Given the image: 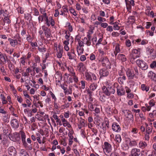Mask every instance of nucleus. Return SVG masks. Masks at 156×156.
<instances>
[{"instance_id":"11","label":"nucleus","mask_w":156,"mask_h":156,"mask_svg":"<svg viewBox=\"0 0 156 156\" xmlns=\"http://www.w3.org/2000/svg\"><path fill=\"white\" fill-rule=\"evenodd\" d=\"M126 8L128 11L130 10L131 9V6H134L135 5L134 0H125Z\"/></svg>"},{"instance_id":"47","label":"nucleus","mask_w":156,"mask_h":156,"mask_svg":"<svg viewBox=\"0 0 156 156\" xmlns=\"http://www.w3.org/2000/svg\"><path fill=\"white\" fill-rule=\"evenodd\" d=\"M0 97L2 99V104H6L7 103V101L5 99V98L4 96L1 94L0 95Z\"/></svg>"},{"instance_id":"42","label":"nucleus","mask_w":156,"mask_h":156,"mask_svg":"<svg viewBox=\"0 0 156 156\" xmlns=\"http://www.w3.org/2000/svg\"><path fill=\"white\" fill-rule=\"evenodd\" d=\"M76 50L79 55L82 54L84 51V49L83 47H76Z\"/></svg>"},{"instance_id":"14","label":"nucleus","mask_w":156,"mask_h":156,"mask_svg":"<svg viewBox=\"0 0 156 156\" xmlns=\"http://www.w3.org/2000/svg\"><path fill=\"white\" fill-rule=\"evenodd\" d=\"M8 137L10 140L13 141H16L18 138H19L18 134L17 133H15L12 134H10V133H9Z\"/></svg>"},{"instance_id":"56","label":"nucleus","mask_w":156,"mask_h":156,"mask_svg":"<svg viewBox=\"0 0 156 156\" xmlns=\"http://www.w3.org/2000/svg\"><path fill=\"white\" fill-rule=\"evenodd\" d=\"M86 82L84 80H81L80 83L81 84V87L82 89H84L85 87Z\"/></svg>"},{"instance_id":"23","label":"nucleus","mask_w":156,"mask_h":156,"mask_svg":"<svg viewBox=\"0 0 156 156\" xmlns=\"http://www.w3.org/2000/svg\"><path fill=\"white\" fill-rule=\"evenodd\" d=\"M8 128L9 126L7 125H5V128L3 129V134L0 135V140L2 139V137H4V136H5V137H7V136H9Z\"/></svg>"},{"instance_id":"29","label":"nucleus","mask_w":156,"mask_h":156,"mask_svg":"<svg viewBox=\"0 0 156 156\" xmlns=\"http://www.w3.org/2000/svg\"><path fill=\"white\" fill-rule=\"evenodd\" d=\"M147 76L149 78L154 80L156 81V75L152 71H149L148 73Z\"/></svg>"},{"instance_id":"35","label":"nucleus","mask_w":156,"mask_h":156,"mask_svg":"<svg viewBox=\"0 0 156 156\" xmlns=\"http://www.w3.org/2000/svg\"><path fill=\"white\" fill-rule=\"evenodd\" d=\"M110 24L114 25L113 28L114 30H118L119 29L120 27L119 26V23L118 22H111L110 23Z\"/></svg>"},{"instance_id":"20","label":"nucleus","mask_w":156,"mask_h":156,"mask_svg":"<svg viewBox=\"0 0 156 156\" xmlns=\"http://www.w3.org/2000/svg\"><path fill=\"white\" fill-rule=\"evenodd\" d=\"M61 121L62 123V125L64 127H67L68 128H71V126L69 123L63 117L62 115L61 117Z\"/></svg>"},{"instance_id":"33","label":"nucleus","mask_w":156,"mask_h":156,"mask_svg":"<svg viewBox=\"0 0 156 156\" xmlns=\"http://www.w3.org/2000/svg\"><path fill=\"white\" fill-rule=\"evenodd\" d=\"M61 87L63 90L64 93L65 94H71L72 93V90H68L67 88L65 87L64 85H61Z\"/></svg>"},{"instance_id":"31","label":"nucleus","mask_w":156,"mask_h":156,"mask_svg":"<svg viewBox=\"0 0 156 156\" xmlns=\"http://www.w3.org/2000/svg\"><path fill=\"white\" fill-rule=\"evenodd\" d=\"M117 58L122 62L126 61L127 59L125 56L122 54H118L117 56Z\"/></svg>"},{"instance_id":"26","label":"nucleus","mask_w":156,"mask_h":156,"mask_svg":"<svg viewBox=\"0 0 156 156\" xmlns=\"http://www.w3.org/2000/svg\"><path fill=\"white\" fill-rule=\"evenodd\" d=\"M120 51V45L117 43L115 44V50L114 52V55L112 54L113 56L114 55L116 56L117 54L119 53Z\"/></svg>"},{"instance_id":"17","label":"nucleus","mask_w":156,"mask_h":156,"mask_svg":"<svg viewBox=\"0 0 156 156\" xmlns=\"http://www.w3.org/2000/svg\"><path fill=\"white\" fill-rule=\"evenodd\" d=\"M112 129L114 131L116 132H119L121 128L120 126L117 123H113L112 126Z\"/></svg>"},{"instance_id":"5","label":"nucleus","mask_w":156,"mask_h":156,"mask_svg":"<svg viewBox=\"0 0 156 156\" xmlns=\"http://www.w3.org/2000/svg\"><path fill=\"white\" fill-rule=\"evenodd\" d=\"M136 63L138 66L143 70H146L148 68L147 64L141 59H138L136 61Z\"/></svg>"},{"instance_id":"45","label":"nucleus","mask_w":156,"mask_h":156,"mask_svg":"<svg viewBox=\"0 0 156 156\" xmlns=\"http://www.w3.org/2000/svg\"><path fill=\"white\" fill-rule=\"evenodd\" d=\"M128 122L131 125H132L134 122V117L133 115L127 118Z\"/></svg>"},{"instance_id":"40","label":"nucleus","mask_w":156,"mask_h":156,"mask_svg":"<svg viewBox=\"0 0 156 156\" xmlns=\"http://www.w3.org/2000/svg\"><path fill=\"white\" fill-rule=\"evenodd\" d=\"M5 136L3 137V139L2 141V144L6 147H7L9 146V143L8 140L6 139Z\"/></svg>"},{"instance_id":"10","label":"nucleus","mask_w":156,"mask_h":156,"mask_svg":"<svg viewBox=\"0 0 156 156\" xmlns=\"http://www.w3.org/2000/svg\"><path fill=\"white\" fill-rule=\"evenodd\" d=\"M68 70L71 73L72 77L73 78L74 81L75 83H77L78 81V78L76 75L75 73L74 72L73 69L72 67H67Z\"/></svg>"},{"instance_id":"18","label":"nucleus","mask_w":156,"mask_h":156,"mask_svg":"<svg viewBox=\"0 0 156 156\" xmlns=\"http://www.w3.org/2000/svg\"><path fill=\"white\" fill-rule=\"evenodd\" d=\"M117 92L118 95L122 96L125 94V90L122 86H118L117 87Z\"/></svg>"},{"instance_id":"6","label":"nucleus","mask_w":156,"mask_h":156,"mask_svg":"<svg viewBox=\"0 0 156 156\" xmlns=\"http://www.w3.org/2000/svg\"><path fill=\"white\" fill-rule=\"evenodd\" d=\"M86 80L92 82L93 80L95 81L97 80V77L95 75L92 73L86 72L85 73Z\"/></svg>"},{"instance_id":"3","label":"nucleus","mask_w":156,"mask_h":156,"mask_svg":"<svg viewBox=\"0 0 156 156\" xmlns=\"http://www.w3.org/2000/svg\"><path fill=\"white\" fill-rule=\"evenodd\" d=\"M16 39H13L11 38H8L10 45L13 47H15L17 44L20 45L22 43L21 38L18 35H16Z\"/></svg>"},{"instance_id":"57","label":"nucleus","mask_w":156,"mask_h":156,"mask_svg":"<svg viewBox=\"0 0 156 156\" xmlns=\"http://www.w3.org/2000/svg\"><path fill=\"white\" fill-rule=\"evenodd\" d=\"M131 133L133 134V136L136 137V136H134L133 134H136L138 132V130L136 128H133L131 131Z\"/></svg>"},{"instance_id":"30","label":"nucleus","mask_w":156,"mask_h":156,"mask_svg":"<svg viewBox=\"0 0 156 156\" xmlns=\"http://www.w3.org/2000/svg\"><path fill=\"white\" fill-rule=\"evenodd\" d=\"M98 85L96 83H90L89 86V88H87V89H89V90L90 91V92H93V91H94L96 89Z\"/></svg>"},{"instance_id":"9","label":"nucleus","mask_w":156,"mask_h":156,"mask_svg":"<svg viewBox=\"0 0 156 156\" xmlns=\"http://www.w3.org/2000/svg\"><path fill=\"white\" fill-rule=\"evenodd\" d=\"M146 53L148 57H150L151 58L154 59L156 57L155 52L154 51V49L152 48H147Z\"/></svg>"},{"instance_id":"36","label":"nucleus","mask_w":156,"mask_h":156,"mask_svg":"<svg viewBox=\"0 0 156 156\" xmlns=\"http://www.w3.org/2000/svg\"><path fill=\"white\" fill-rule=\"evenodd\" d=\"M95 122H96V124L98 126L100 125L101 123L103 122L102 119L99 116L97 115L94 119Z\"/></svg>"},{"instance_id":"16","label":"nucleus","mask_w":156,"mask_h":156,"mask_svg":"<svg viewBox=\"0 0 156 156\" xmlns=\"http://www.w3.org/2000/svg\"><path fill=\"white\" fill-rule=\"evenodd\" d=\"M67 54L69 59L73 60L75 58L76 54L73 49H71L69 51L67 52Z\"/></svg>"},{"instance_id":"38","label":"nucleus","mask_w":156,"mask_h":156,"mask_svg":"<svg viewBox=\"0 0 156 156\" xmlns=\"http://www.w3.org/2000/svg\"><path fill=\"white\" fill-rule=\"evenodd\" d=\"M105 86L106 87L111 89H115V87L113 86L112 84L109 81H107L105 82Z\"/></svg>"},{"instance_id":"59","label":"nucleus","mask_w":156,"mask_h":156,"mask_svg":"<svg viewBox=\"0 0 156 156\" xmlns=\"http://www.w3.org/2000/svg\"><path fill=\"white\" fill-rule=\"evenodd\" d=\"M69 104L68 102L65 103L64 105L61 106V108L62 109H65L66 108L69 107Z\"/></svg>"},{"instance_id":"2","label":"nucleus","mask_w":156,"mask_h":156,"mask_svg":"<svg viewBox=\"0 0 156 156\" xmlns=\"http://www.w3.org/2000/svg\"><path fill=\"white\" fill-rule=\"evenodd\" d=\"M140 49H134L132 50L131 55L130 62L133 64L135 62V60L136 58H139L140 56Z\"/></svg>"},{"instance_id":"52","label":"nucleus","mask_w":156,"mask_h":156,"mask_svg":"<svg viewBox=\"0 0 156 156\" xmlns=\"http://www.w3.org/2000/svg\"><path fill=\"white\" fill-rule=\"evenodd\" d=\"M152 129L150 127H147L145 133L150 134L152 132Z\"/></svg>"},{"instance_id":"62","label":"nucleus","mask_w":156,"mask_h":156,"mask_svg":"<svg viewBox=\"0 0 156 156\" xmlns=\"http://www.w3.org/2000/svg\"><path fill=\"white\" fill-rule=\"evenodd\" d=\"M88 108L91 111H94V108L93 107V103L89 104Z\"/></svg>"},{"instance_id":"64","label":"nucleus","mask_w":156,"mask_h":156,"mask_svg":"<svg viewBox=\"0 0 156 156\" xmlns=\"http://www.w3.org/2000/svg\"><path fill=\"white\" fill-rule=\"evenodd\" d=\"M80 134L81 136L83 138H85V137L86 133L85 131L83 129H81L80 130Z\"/></svg>"},{"instance_id":"41","label":"nucleus","mask_w":156,"mask_h":156,"mask_svg":"<svg viewBox=\"0 0 156 156\" xmlns=\"http://www.w3.org/2000/svg\"><path fill=\"white\" fill-rule=\"evenodd\" d=\"M125 72L124 68L123 67L121 66L119 70L118 74L119 76H121L124 75Z\"/></svg>"},{"instance_id":"15","label":"nucleus","mask_w":156,"mask_h":156,"mask_svg":"<svg viewBox=\"0 0 156 156\" xmlns=\"http://www.w3.org/2000/svg\"><path fill=\"white\" fill-rule=\"evenodd\" d=\"M56 49L57 50L56 56L58 58H60L62 57V55L63 53L62 48L59 46L57 48H56Z\"/></svg>"},{"instance_id":"4","label":"nucleus","mask_w":156,"mask_h":156,"mask_svg":"<svg viewBox=\"0 0 156 156\" xmlns=\"http://www.w3.org/2000/svg\"><path fill=\"white\" fill-rule=\"evenodd\" d=\"M102 147L105 154L106 156H108L112 150L111 145L108 142H105L102 146Z\"/></svg>"},{"instance_id":"37","label":"nucleus","mask_w":156,"mask_h":156,"mask_svg":"<svg viewBox=\"0 0 156 156\" xmlns=\"http://www.w3.org/2000/svg\"><path fill=\"white\" fill-rule=\"evenodd\" d=\"M0 61L4 64L6 63V56L1 53L0 54Z\"/></svg>"},{"instance_id":"58","label":"nucleus","mask_w":156,"mask_h":156,"mask_svg":"<svg viewBox=\"0 0 156 156\" xmlns=\"http://www.w3.org/2000/svg\"><path fill=\"white\" fill-rule=\"evenodd\" d=\"M84 42H83L82 41L80 40H79L78 41V45H77L76 47H83L84 46Z\"/></svg>"},{"instance_id":"34","label":"nucleus","mask_w":156,"mask_h":156,"mask_svg":"<svg viewBox=\"0 0 156 156\" xmlns=\"http://www.w3.org/2000/svg\"><path fill=\"white\" fill-rule=\"evenodd\" d=\"M107 124H105L103 122L102 123H101L100 125H98V126L100 127V129L101 130V132L105 133L106 130V125Z\"/></svg>"},{"instance_id":"51","label":"nucleus","mask_w":156,"mask_h":156,"mask_svg":"<svg viewBox=\"0 0 156 156\" xmlns=\"http://www.w3.org/2000/svg\"><path fill=\"white\" fill-rule=\"evenodd\" d=\"M155 116H156V110H154L152 112L150 113L149 114V116L151 118Z\"/></svg>"},{"instance_id":"21","label":"nucleus","mask_w":156,"mask_h":156,"mask_svg":"<svg viewBox=\"0 0 156 156\" xmlns=\"http://www.w3.org/2000/svg\"><path fill=\"white\" fill-rule=\"evenodd\" d=\"M11 126L14 129H17L19 127V123L18 121L16 119H12L10 122Z\"/></svg>"},{"instance_id":"63","label":"nucleus","mask_w":156,"mask_h":156,"mask_svg":"<svg viewBox=\"0 0 156 156\" xmlns=\"http://www.w3.org/2000/svg\"><path fill=\"white\" fill-rule=\"evenodd\" d=\"M150 66L151 68H156V62L153 61L150 64Z\"/></svg>"},{"instance_id":"24","label":"nucleus","mask_w":156,"mask_h":156,"mask_svg":"<svg viewBox=\"0 0 156 156\" xmlns=\"http://www.w3.org/2000/svg\"><path fill=\"white\" fill-rule=\"evenodd\" d=\"M84 92H86V93L89 95V103H93L92 102L93 101L94 99L92 97V92H90V91L89 90V89H86V90Z\"/></svg>"},{"instance_id":"50","label":"nucleus","mask_w":156,"mask_h":156,"mask_svg":"<svg viewBox=\"0 0 156 156\" xmlns=\"http://www.w3.org/2000/svg\"><path fill=\"white\" fill-rule=\"evenodd\" d=\"M141 87L143 90H145L147 92L148 91L149 89V87L148 86H146L144 84H142Z\"/></svg>"},{"instance_id":"48","label":"nucleus","mask_w":156,"mask_h":156,"mask_svg":"<svg viewBox=\"0 0 156 156\" xmlns=\"http://www.w3.org/2000/svg\"><path fill=\"white\" fill-rule=\"evenodd\" d=\"M47 24L48 26L51 25L52 26L54 25L55 22L54 20H46Z\"/></svg>"},{"instance_id":"61","label":"nucleus","mask_w":156,"mask_h":156,"mask_svg":"<svg viewBox=\"0 0 156 156\" xmlns=\"http://www.w3.org/2000/svg\"><path fill=\"white\" fill-rule=\"evenodd\" d=\"M50 94L52 99L54 100L53 101H57V99L55 94L51 91L50 92Z\"/></svg>"},{"instance_id":"28","label":"nucleus","mask_w":156,"mask_h":156,"mask_svg":"<svg viewBox=\"0 0 156 156\" xmlns=\"http://www.w3.org/2000/svg\"><path fill=\"white\" fill-rule=\"evenodd\" d=\"M85 122L84 119H82V118H80V120L79 121V124H78V128L81 129L83 127H84L85 126Z\"/></svg>"},{"instance_id":"8","label":"nucleus","mask_w":156,"mask_h":156,"mask_svg":"<svg viewBox=\"0 0 156 156\" xmlns=\"http://www.w3.org/2000/svg\"><path fill=\"white\" fill-rule=\"evenodd\" d=\"M99 62H101L103 66L106 67L108 68H111V64L108 59L106 57L103 58L101 60H99Z\"/></svg>"},{"instance_id":"25","label":"nucleus","mask_w":156,"mask_h":156,"mask_svg":"<svg viewBox=\"0 0 156 156\" xmlns=\"http://www.w3.org/2000/svg\"><path fill=\"white\" fill-rule=\"evenodd\" d=\"M99 73L100 75L101 76H106L108 74L109 72L107 69H102L100 70Z\"/></svg>"},{"instance_id":"27","label":"nucleus","mask_w":156,"mask_h":156,"mask_svg":"<svg viewBox=\"0 0 156 156\" xmlns=\"http://www.w3.org/2000/svg\"><path fill=\"white\" fill-rule=\"evenodd\" d=\"M122 112L126 118H128L133 115L131 112L129 110H122Z\"/></svg>"},{"instance_id":"1","label":"nucleus","mask_w":156,"mask_h":156,"mask_svg":"<svg viewBox=\"0 0 156 156\" xmlns=\"http://www.w3.org/2000/svg\"><path fill=\"white\" fill-rule=\"evenodd\" d=\"M134 71L132 69H128L126 71V74L129 79H133L135 75H138L139 74L137 67L134 68Z\"/></svg>"},{"instance_id":"19","label":"nucleus","mask_w":156,"mask_h":156,"mask_svg":"<svg viewBox=\"0 0 156 156\" xmlns=\"http://www.w3.org/2000/svg\"><path fill=\"white\" fill-rule=\"evenodd\" d=\"M26 135L23 132L21 133V140L23 145L25 148L27 147H28V144L26 140Z\"/></svg>"},{"instance_id":"49","label":"nucleus","mask_w":156,"mask_h":156,"mask_svg":"<svg viewBox=\"0 0 156 156\" xmlns=\"http://www.w3.org/2000/svg\"><path fill=\"white\" fill-rule=\"evenodd\" d=\"M84 44H86L87 46H90L91 45V42L90 39H88L86 37H84L83 39Z\"/></svg>"},{"instance_id":"32","label":"nucleus","mask_w":156,"mask_h":156,"mask_svg":"<svg viewBox=\"0 0 156 156\" xmlns=\"http://www.w3.org/2000/svg\"><path fill=\"white\" fill-rule=\"evenodd\" d=\"M77 69L80 72L85 71L86 69L84 64L82 62L78 64Z\"/></svg>"},{"instance_id":"39","label":"nucleus","mask_w":156,"mask_h":156,"mask_svg":"<svg viewBox=\"0 0 156 156\" xmlns=\"http://www.w3.org/2000/svg\"><path fill=\"white\" fill-rule=\"evenodd\" d=\"M147 146V143L144 141H141L139 143V147L142 149H144Z\"/></svg>"},{"instance_id":"7","label":"nucleus","mask_w":156,"mask_h":156,"mask_svg":"<svg viewBox=\"0 0 156 156\" xmlns=\"http://www.w3.org/2000/svg\"><path fill=\"white\" fill-rule=\"evenodd\" d=\"M103 92L107 96H109L111 94H114L115 92V89H111L107 88L105 86L102 87Z\"/></svg>"},{"instance_id":"44","label":"nucleus","mask_w":156,"mask_h":156,"mask_svg":"<svg viewBox=\"0 0 156 156\" xmlns=\"http://www.w3.org/2000/svg\"><path fill=\"white\" fill-rule=\"evenodd\" d=\"M115 140L118 143H120L122 140L121 136L119 134H117L115 136Z\"/></svg>"},{"instance_id":"54","label":"nucleus","mask_w":156,"mask_h":156,"mask_svg":"<svg viewBox=\"0 0 156 156\" xmlns=\"http://www.w3.org/2000/svg\"><path fill=\"white\" fill-rule=\"evenodd\" d=\"M3 120L5 122H9V119L8 118L7 115L6 114H4L3 116Z\"/></svg>"},{"instance_id":"53","label":"nucleus","mask_w":156,"mask_h":156,"mask_svg":"<svg viewBox=\"0 0 156 156\" xmlns=\"http://www.w3.org/2000/svg\"><path fill=\"white\" fill-rule=\"evenodd\" d=\"M44 33L45 36L47 37H50L51 35L50 30L49 29L45 31Z\"/></svg>"},{"instance_id":"60","label":"nucleus","mask_w":156,"mask_h":156,"mask_svg":"<svg viewBox=\"0 0 156 156\" xmlns=\"http://www.w3.org/2000/svg\"><path fill=\"white\" fill-rule=\"evenodd\" d=\"M149 104L151 108L155 105V102L152 99L149 102Z\"/></svg>"},{"instance_id":"55","label":"nucleus","mask_w":156,"mask_h":156,"mask_svg":"<svg viewBox=\"0 0 156 156\" xmlns=\"http://www.w3.org/2000/svg\"><path fill=\"white\" fill-rule=\"evenodd\" d=\"M66 26L68 29L69 31L71 32L73 31V28L72 26L69 23H67L66 24Z\"/></svg>"},{"instance_id":"43","label":"nucleus","mask_w":156,"mask_h":156,"mask_svg":"<svg viewBox=\"0 0 156 156\" xmlns=\"http://www.w3.org/2000/svg\"><path fill=\"white\" fill-rule=\"evenodd\" d=\"M20 156H29L26 151L24 149H21L20 152Z\"/></svg>"},{"instance_id":"22","label":"nucleus","mask_w":156,"mask_h":156,"mask_svg":"<svg viewBox=\"0 0 156 156\" xmlns=\"http://www.w3.org/2000/svg\"><path fill=\"white\" fill-rule=\"evenodd\" d=\"M141 153L140 149L134 148L132 149L131 151V154L133 156H139Z\"/></svg>"},{"instance_id":"46","label":"nucleus","mask_w":156,"mask_h":156,"mask_svg":"<svg viewBox=\"0 0 156 156\" xmlns=\"http://www.w3.org/2000/svg\"><path fill=\"white\" fill-rule=\"evenodd\" d=\"M127 141H129V145L131 146H135L137 145V143L136 141L135 140L130 141L129 139L128 138Z\"/></svg>"},{"instance_id":"13","label":"nucleus","mask_w":156,"mask_h":156,"mask_svg":"<svg viewBox=\"0 0 156 156\" xmlns=\"http://www.w3.org/2000/svg\"><path fill=\"white\" fill-rule=\"evenodd\" d=\"M8 152L10 156H16V150L13 146L10 147L8 148Z\"/></svg>"},{"instance_id":"12","label":"nucleus","mask_w":156,"mask_h":156,"mask_svg":"<svg viewBox=\"0 0 156 156\" xmlns=\"http://www.w3.org/2000/svg\"><path fill=\"white\" fill-rule=\"evenodd\" d=\"M69 74L67 73H65L64 76V79L65 81L68 83H72L73 82V78L72 77V75L71 76H69Z\"/></svg>"}]
</instances>
